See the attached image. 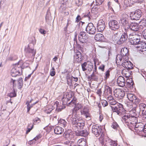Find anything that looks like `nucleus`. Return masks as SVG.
Here are the masks:
<instances>
[{"label":"nucleus","mask_w":146,"mask_h":146,"mask_svg":"<svg viewBox=\"0 0 146 146\" xmlns=\"http://www.w3.org/2000/svg\"><path fill=\"white\" fill-rule=\"evenodd\" d=\"M108 24L109 28L112 30H116L120 27L119 23L115 20L110 21L109 22Z\"/></svg>","instance_id":"6e6552de"},{"label":"nucleus","mask_w":146,"mask_h":146,"mask_svg":"<svg viewBox=\"0 0 146 146\" xmlns=\"http://www.w3.org/2000/svg\"><path fill=\"white\" fill-rule=\"evenodd\" d=\"M93 68V66L92 65L89 64H88V68L87 69L89 71H91L92 70V69Z\"/></svg>","instance_id":"052dcab7"},{"label":"nucleus","mask_w":146,"mask_h":146,"mask_svg":"<svg viewBox=\"0 0 146 146\" xmlns=\"http://www.w3.org/2000/svg\"><path fill=\"white\" fill-rule=\"evenodd\" d=\"M110 70H108L105 72L104 77L105 79V80H106L108 78H109L110 75Z\"/></svg>","instance_id":"de8ad7c7"},{"label":"nucleus","mask_w":146,"mask_h":146,"mask_svg":"<svg viewBox=\"0 0 146 146\" xmlns=\"http://www.w3.org/2000/svg\"><path fill=\"white\" fill-rule=\"evenodd\" d=\"M81 112L82 114L84 115L88 120L91 119V115L89 113L88 109L86 106L84 107L81 110Z\"/></svg>","instance_id":"4468645a"},{"label":"nucleus","mask_w":146,"mask_h":146,"mask_svg":"<svg viewBox=\"0 0 146 146\" xmlns=\"http://www.w3.org/2000/svg\"><path fill=\"white\" fill-rule=\"evenodd\" d=\"M91 79L94 81H97L98 80V77L96 76V74H94L93 72L91 76Z\"/></svg>","instance_id":"79ce46f5"},{"label":"nucleus","mask_w":146,"mask_h":146,"mask_svg":"<svg viewBox=\"0 0 146 146\" xmlns=\"http://www.w3.org/2000/svg\"><path fill=\"white\" fill-rule=\"evenodd\" d=\"M140 28H144L146 26V19H143L139 22Z\"/></svg>","instance_id":"c9c22d12"},{"label":"nucleus","mask_w":146,"mask_h":146,"mask_svg":"<svg viewBox=\"0 0 146 146\" xmlns=\"http://www.w3.org/2000/svg\"><path fill=\"white\" fill-rule=\"evenodd\" d=\"M109 104L112 105H114L116 104L117 103V102L115 100L114 98L113 100H111L110 102H109Z\"/></svg>","instance_id":"8fccbe9b"},{"label":"nucleus","mask_w":146,"mask_h":146,"mask_svg":"<svg viewBox=\"0 0 146 146\" xmlns=\"http://www.w3.org/2000/svg\"><path fill=\"white\" fill-rule=\"evenodd\" d=\"M129 27L128 29L129 30V31L130 32V31L131 30L134 31H137L139 29V26L138 24L137 23H133L130 24L129 25Z\"/></svg>","instance_id":"2eb2a0df"},{"label":"nucleus","mask_w":146,"mask_h":146,"mask_svg":"<svg viewBox=\"0 0 146 146\" xmlns=\"http://www.w3.org/2000/svg\"><path fill=\"white\" fill-rule=\"evenodd\" d=\"M121 36V33L119 32L114 34L112 36V39L114 42L117 43L119 44V42L120 41V38Z\"/></svg>","instance_id":"aec40b11"},{"label":"nucleus","mask_w":146,"mask_h":146,"mask_svg":"<svg viewBox=\"0 0 146 146\" xmlns=\"http://www.w3.org/2000/svg\"><path fill=\"white\" fill-rule=\"evenodd\" d=\"M122 64L123 67L128 69H131L133 68L132 64L130 61L127 60H123Z\"/></svg>","instance_id":"f3484780"},{"label":"nucleus","mask_w":146,"mask_h":146,"mask_svg":"<svg viewBox=\"0 0 146 146\" xmlns=\"http://www.w3.org/2000/svg\"><path fill=\"white\" fill-rule=\"evenodd\" d=\"M79 134L81 136L86 137L88 135V133L86 130H84L81 131Z\"/></svg>","instance_id":"58836bf2"},{"label":"nucleus","mask_w":146,"mask_h":146,"mask_svg":"<svg viewBox=\"0 0 146 146\" xmlns=\"http://www.w3.org/2000/svg\"><path fill=\"white\" fill-rule=\"evenodd\" d=\"M82 107V105L79 103L76 104L75 107L73 110L72 115H71L72 116H73L74 115V113H76L78 116H79V112L78 111V110L80 109Z\"/></svg>","instance_id":"a211bd4d"},{"label":"nucleus","mask_w":146,"mask_h":146,"mask_svg":"<svg viewBox=\"0 0 146 146\" xmlns=\"http://www.w3.org/2000/svg\"><path fill=\"white\" fill-rule=\"evenodd\" d=\"M105 22L102 19L99 20L97 25V30L99 32H102L105 28Z\"/></svg>","instance_id":"ddd939ff"},{"label":"nucleus","mask_w":146,"mask_h":146,"mask_svg":"<svg viewBox=\"0 0 146 146\" xmlns=\"http://www.w3.org/2000/svg\"><path fill=\"white\" fill-rule=\"evenodd\" d=\"M144 128V125L143 124H141L139 125V126L136 129H135L137 131H143Z\"/></svg>","instance_id":"a18cd8bd"},{"label":"nucleus","mask_w":146,"mask_h":146,"mask_svg":"<svg viewBox=\"0 0 146 146\" xmlns=\"http://www.w3.org/2000/svg\"><path fill=\"white\" fill-rule=\"evenodd\" d=\"M146 106V105L144 103H141L139 105V107L140 111H142L143 110H144L145 107Z\"/></svg>","instance_id":"c03bdc74"},{"label":"nucleus","mask_w":146,"mask_h":146,"mask_svg":"<svg viewBox=\"0 0 146 146\" xmlns=\"http://www.w3.org/2000/svg\"><path fill=\"white\" fill-rule=\"evenodd\" d=\"M40 120L39 118L36 117L33 120V124L34 125L36 124L37 122L39 123L40 122Z\"/></svg>","instance_id":"5fc2aeb1"},{"label":"nucleus","mask_w":146,"mask_h":146,"mask_svg":"<svg viewBox=\"0 0 146 146\" xmlns=\"http://www.w3.org/2000/svg\"><path fill=\"white\" fill-rule=\"evenodd\" d=\"M20 62H18L13 65L11 70V74L12 76L15 77L21 74L20 72L21 70V65L20 64Z\"/></svg>","instance_id":"39448f33"},{"label":"nucleus","mask_w":146,"mask_h":146,"mask_svg":"<svg viewBox=\"0 0 146 146\" xmlns=\"http://www.w3.org/2000/svg\"><path fill=\"white\" fill-rule=\"evenodd\" d=\"M114 98L111 95H110L108 96V102H110L111 100H113Z\"/></svg>","instance_id":"338daca9"},{"label":"nucleus","mask_w":146,"mask_h":146,"mask_svg":"<svg viewBox=\"0 0 146 146\" xmlns=\"http://www.w3.org/2000/svg\"><path fill=\"white\" fill-rule=\"evenodd\" d=\"M121 120L131 130L133 128L135 129L137 128L140 124V123L136 124L137 120L136 117H130L129 114L128 113L122 115Z\"/></svg>","instance_id":"f03ea898"},{"label":"nucleus","mask_w":146,"mask_h":146,"mask_svg":"<svg viewBox=\"0 0 146 146\" xmlns=\"http://www.w3.org/2000/svg\"><path fill=\"white\" fill-rule=\"evenodd\" d=\"M120 22L123 26L125 30H127V31L129 27L130 23L128 18V16L126 14L123 15L121 17Z\"/></svg>","instance_id":"423d86ee"},{"label":"nucleus","mask_w":146,"mask_h":146,"mask_svg":"<svg viewBox=\"0 0 146 146\" xmlns=\"http://www.w3.org/2000/svg\"><path fill=\"white\" fill-rule=\"evenodd\" d=\"M103 38V35L100 33L96 34L95 36V40L99 41H101L102 40Z\"/></svg>","instance_id":"cd10ccee"},{"label":"nucleus","mask_w":146,"mask_h":146,"mask_svg":"<svg viewBox=\"0 0 146 146\" xmlns=\"http://www.w3.org/2000/svg\"><path fill=\"white\" fill-rule=\"evenodd\" d=\"M40 138V135H37L35 138H34V139L33 140H32V142H33L34 143H35V141L38 140Z\"/></svg>","instance_id":"bf43d9fd"},{"label":"nucleus","mask_w":146,"mask_h":146,"mask_svg":"<svg viewBox=\"0 0 146 146\" xmlns=\"http://www.w3.org/2000/svg\"><path fill=\"white\" fill-rule=\"evenodd\" d=\"M73 133V132L70 130H68L64 132V136L67 139H71L74 136Z\"/></svg>","instance_id":"4be33fe9"},{"label":"nucleus","mask_w":146,"mask_h":146,"mask_svg":"<svg viewBox=\"0 0 146 146\" xmlns=\"http://www.w3.org/2000/svg\"><path fill=\"white\" fill-rule=\"evenodd\" d=\"M105 93H107L108 95H112V88L108 86H106L105 88Z\"/></svg>","instance_id":"7c9ffc66"},{"label":"nucleus","mask_w":146,"mask_h":146,"mask_svg":"<svg viewBox=\"0 0 146 146\" xmlns=\"http://www.w3.org/2000/svg\"><path fill=\"white\" fill-rule=\"evenodd\" d=\"M116 94L117 97L120 99H121L125 95V91L123 90L118 89L117 90Z\"/></svg>","instance_id":"5701e85b"},{"label":"nucleus","mask_w":146,"mask_h":146,"mask_svg":"<svg viewBox=\"0 0 146 146\" xmlns=\"http://www.w3.org/2000/svg\"><path fill=\"white\" fill-rule=\"evenodd\" d=\"M20 62V64L21 65V70H22V69H24L25 68L28 67L29 65V64L27 62H24L21 65V61L19 62Z\"/></svg>","instance_id":"a19ab883"},{"label":"nucleus","mask_w":146,"mask_h":146,"mask_svg":"<svg viewBox=\"0 0 146 146\" xmlns=\"http://www.w3.org/2000/svg\"><path fill=\"white\" fill-rule=\"evenodd\" d=\"M102 104L104 107L107 106L108 104V103L106 100H104L102 102Z\"/></svg>","instance_id":"6e6d98bb"},{"label":"nucleus","mask_w":146,"mask_h":146,"mask_svg":"<svg viewBox=\"0 0 146 146\" xmlns=\"http://www.w3.org/2000/svg\"><path fill=\"white\" fill-rule=\"evenodd\" d=\"M105 66L104 65H102L100 66L99 69L101 70L102 71H104V70Z\"/></svg>","instance_id":"69168bd1"},{"label":"nucleus","mask_w":146,"mask_h":146,"mask_svg":"<svg viewBox=\"0 0 146 146\" xmlns=\"http://www.w3.org/2000/svg\"><path fill=\"white\" fill-rule=\"evenodd\" d=\"M58 124L62 127H65L66 126V122L64 119H60L58 121Z\"/></svg>","instance_id":"473e14b6"},{"label":"nucleus","mask_w":146,"mask_h":146,"mask_svg":"<svg viewBox=\"0 0 146 146\" xmlns=\"http://www.w3.org/2000/svg\"><path fill=\"white\" fill-rule=\"evenodd\" d=\"M92 133H93L96 137L100 135L99 138L100 141H102L103 140L104 137V134L103 132H102V129L100 126L98 124H95L93 125L92 127Z\"/></svg>","instance_id":"7ed1b4c3"},{"label":"nucleus","mask_w":146,"mask_h":146,"mask_svg":"<svg viewBox=\"0 0 146 146\" xmlns=\"http://www.w3.org/2000/svg\"><path fill=\"white\" fill-rule=\"evenodd\" d=\"M140 33H133L129 34V39L131 44L136 45L140 42L141 40Z\"/></svg>","instance_id":"20e7f679"},{"label":"nucleus","mask_w":146,"mask_h":146,"mask_svg":"<svg viewBox=\"0 0 146 146\" xmlns=\"http://www.w3.org/2000/svg\"><path fill=\"white\" fill-rule=\"evenodd\" d=\"M36 40L35 37H33L32 38L30 42V43L32 44H33V45L34 46L35 44L36 43Z\"/></svg>","instance_id":"864d4df0"},{"label":"nucleus","mask_w":146,"mask_h":146,"mask_svg":"<svg viewBox=\"0 0 146 146\" xmlns=\"http://www.w3.org/2000/svg\"><path fill=\"white\" fill-rule=\"evenodd\" d=\"M77 143L79 146H86V142L84 139H81L78 140Z\"/></svg>","instance_id":"c85d7f7f"},{"label":"nucleus","mask_w":146,"mask_h":146,"mask_svg":"<svg viewBox=\"0 0 146 146\" xmlns=\"http://www.w3.org/2000/svg\"><path fill=\"white\" fill-rule=\"evenodd\" d=\"M140 100L136 96L135 98H134V99L133 102H132L133 103H134L135 104L137 105V104H138L140 103Z\"/></svg>","instance_id":"09e8293b"},{"label":"nucleus","mask_w":146,"mask_h":146,"mask_svg":"<svg viewBox=\"0 0 146 146\" xmlns=\"http://www.w3.org/2000/svg\"><path fill=\"white\" fill-rule=\"evenodd\" d=\"M76 101L75 99H73L70 102L68 103V105L70 107H72L74 106L75 107L76 105Z\"/></svg>","instance_id":"4c0bfd02"},{"label":"nucleus","mask_w":146,"mask_h":146,"mask_svg":"<svg viewBox=\"0 0 146 146\" xmlns=\"http://www.w3.org/2000/svg\"><path fill=\"white\" fill-rule=\"evenodd\" d=\"M127 97L129 100L131 102H133L134 99L135 98L136 96L130 93L127 94Z\"/></svg>","instance_id":"2f4dec72"},{"label":"nucleus","mask_w":146,"mask_h":146,"mask_svg":"<svg viewBox=\"0 0 146 146\" xmlns=\"http://www.w3.org/2000/svg\"><path fill=\"white\" fill-rule=\"evenodd\" d=\"M131 108H132L131 110L130 113L132 115L131 116L129 115L130 116L132 117H136L135 116H137L138 115H139V113L140 112V111H139V112H137L135 108V107H133V106H132Z\"/></svg>","instance_id":"393cba45"},{"label":"nucleus","mask_w":146,"mask_h":146,"mask_svg":"<svg viewBox=\"0 0 146 146\" xmlns=\"http://www.w3.org/2000/svg\"><path fill=\"white\" fill-rule=\"evenodd\" d=\"M128 50L127 48L125 47L122 48L121 51V54L123 56L125 57V56L127 57V56L128 54Z\"/></svg>","instance_id":"bb28decb"},{"label":"nucleus","mask_w":146,"mask_h":146,"mask_svg":"<svg viewBox=\"0 0 146 146\" xmlns=\"http://www.w3.org/2000/svg\"><path fill=\"white\" fill-rule=\"evenodd\" d=\"M8 96L10 97L11 98H12L15 97L16 96V94L15 91H14L9 94L8 95Z\"/></svg>","instance_id":"603ef678"},{"label":"nucleus","mask_w":146,"mask_h":146,"mask_svg":"<svg viewBox=\"0 0 146 146\" xmlns=\"http://www.w3.org/2000/svg\"><path fill=\"white\" fill-rule=\"evenodd\" d=\"M111 108L112 111L114 112H116L118 115H121V117L122 115L125 114V113L123 114H122L121 112L123 111L124 109L123 108V105L120 103H117L116 106H111Z\"/></svg>","instance_id":"0eeeda50"},{"label":"nucleus","mask_w":146,"mask_h":146,"mask_svg":"<svg viewBox=\"0 0 146 146\" xmlns=\"http://www.w3.org/2000/svg\"><path fill=\"white\" fill-rule=\"evenodd\" d=\"M86 31L90 35H93L96 32V29L92 23H90L86 27Z\"/></svg>","instance_id":"9d476101"},{"label":"nucleus","mask_w":146,"mask_h":146,"mask_svg":"<svg viewBox=\"0 0 146 146\" xmlns=\"http://www.w3.org/2000/svg\"><path fill=\"white\" fill-rule=\"evenodd\" d=\"M68 95V93H66L64 94L62 98V101L64 104H66L68 103V98H67Z\"/></svg>","instance_id":"f704fd0d"},{"label":"nucleus","mask_w":146,"mask_h":146,"mask_svg":"<svg viewBox=\"0 0 146 146\" xmlns=\"http://www.w3.org/2000/svg\"><path fill=\"white\" fill-rule=\"evenodd\" d=\"M108 143L107 146H117V143L111 139H109Z\"/></svg>","instance_id":"72a5a7b5"},{"label":"nucleus","mask_w":146,"mask_h":146,"mask_svg":"<svg viewBox=\"0 0 146 146\" xmlns=\"http://www.w3.org/2000/svg\"><path fill=\"white\" fill-rule=\"evenodd\" d=\"M79 116H78L74 113V115H70L67 118V120L71 123L72 125V128L75 131L83 129L85 125L84 123L82 120H80Z\"/></svg>","instance_id":"f257e3e1"},{"label":"nucleus","mask_w":146,"mask_h":146,"mask_svg":"<svg viewBox=\"0 0 146 146\" xmlns=\"http://www.w3.org/2000/svg\"><path fill=\"white\" fill-rule=\"evenodd\" d=\"M33 125H32L31 126V128L27 127V129L26 131V133L28 134L29 132H30L31 130L33 129Z\"/></svg>","instance_id":"e2e57ef3"},{"label":"nucleus","mask_w":146,"mask_h":146,"mask_svg":"<svg viewBox=\"0 0 146 146\" xmlns=\"http://www.w3.org/2000/svg\"><path fill=\"white\" fill-rule=\"evenodd\" d=\"M126 82L127 84L128 87L130 88L133 87L134 83L132 78L127 79Z\"/></svg>","instance_id":"c756f323"},{"label":"nucleus","mask_w":146,"mask_h":146,"mask_svg":"<svg viewBox=\"0 0 146 146\" xmlns=\"http://www.w3.org/2000/svg\"><path fill=\"white\" fill-rule=\"evenodd\" d=\"M55 74L56 72L55 71V69L54 67H52L50 72V75L52 76H53L55 75Z\"/></svg>","instance_id":"3c124183"},{"label":"nucleus","mask_w":146,"mask_h":146,"mask_svg":"<svg viewBox=\"0 0 146 146\" xmlns=\"http://www.w3.org/2000/svg\"><path fill=\"white\" fill-rule=\"evenodd\" d=\"M124 57L123 56L120 54H118L117 55L116 58V62L117 63H121V61L122 60L123 58H124Z\"/></svg>","instance_id":"e433bc0d"},{"label":"nucleus","mask_w":146,"mask_h":146,"mask_svg":"<svg viewBox=\"0 0 146 146\" xmlns=\"http://www.w3.org/2000/svg\"><path fill=\"white\" fill-rule=\"evenodd\" d=\"M88 64L87 62H85L82 64L81 66L83 71H85L87 70Z\"/></svg>","instance_id":"ea45409f"},{"label":"nucleus","mask_w":146,"mask_h":146,"mask_svg":"<svg viewBox=\"0 0 146 146\" xmlns=\"http://www.w3.org/2000/svg\"><path fill=\"white\" fill-rule=\"evenodd\" d=\"M142 34L144 38L146 39V29H145L143 31Z\"/></svg>","instance_id":"0e129e2a"},{"label":"nucleus","mask_w":146,"mask_h":146,"mask_svg":"<svg viewBox=\"0 0 146 146\" xmlns=\"http://www.w3.org/2000/svg\"><path fill=\"white\" fill-rule=\"evenodd\" d=\"M91 13L90 12H89L88 13L84 15V16L85 17H88V19L89 20L91 19Z\"/></svg>","instance_id":"13d9d810"},{"label":"nucleus","mask_w":146,"mask_h":146,"mask_svg":"<svg viewBox=\"0 0 146 146\" xmlns=\"http://www.w3.org/2000/svg\"><path fill=\"white\" fill-rule=\"evenodd\" d=\"M16 58L17 57L15 56H11L9 58L8 60H15Z\"/></svg>","instance_id":"680f3d73"},{"label":"nucleus","mask_w":146,"mask_h":146,"mask_svg":"<svg viewBox=\"0 0 146 146\" xmlns=\"http://www.w3.org/2000/svg\"><path fill=\"white\" fill-rule=\"evenodd\" d=\"M111 127L114 129H116L119 128V126L117 123L115 121H113L112 123Z\"/></svg>","instance_id":"37998d69"},{"label":"nucleus","mask_w":146,"mask_h":146,"mask_svg":"<svg viewBox=\"0 0 146 146\" xmlns=\"http://www.w3.org/2000/svg\"><path fill=\"white\" fill-rule=\"evenodd\" d=\"M129 30H125L122 35H121V36L120 38V41L119 42V44H120L123 43L124 42L127 40V38L129 39V36H128V34L129 35L130 34Z\"/></svg>","instance_id":"9b49d317"},{"label":"nucleus","mask_w":146,"mask_h":146,"mask_svg":"<svg viewBox=\"0 0 146 146\" xmlns=\"http://www.w3.org/2000/svg\"><path fill=\"white\" fill-rule=\"evenodd\" d=\"M54 133L56 134H60L63 132L64 129L59 126L56 127L54 129Z\"/></svg>","instance_id":"a878e982"},{"label":"nucleus","mask_w":146,"mask_h":146,"mask_svg":"<svg viewBox=\"0 0 146 146\" xmlns=\"http://www.w3.org/2000/svg\"><path fill=\"white\" fill-rule=\"evenodd\" d=\"M122 73L123 74H124L125 76L126 77H128L130 75V73L129 71H126L125 70H123L122 72Z\"/></svg>","instance_id":"49530a36"},{"label":"nucleus","mask_w":146,"mask_h":146,"mask_svg":"<svg viewBox=\"0 0 146 146\" xmlns=\"http://www.w3.org/2000/svg\"><path fill=\"white\" fill-rule=\"evenodd\" d=\"M137 45V46L136 47L137 48H140V50H141L142 52H143V50H146V44L144 42L140 40L139 43H138Z\"/></svg>","instance_id":"412c9836"},{"label":"nucleus","mask_w":146,"mask_h":146,"mask_svg":"<svg viewBox=\"0 0 146 146\" xmlns=\"http://www.w3.org/2000/svg\"><path fill=\"white\" fill-rule=\"evenodd\" d=\"M82 60V57L81 53L77 51L74 56V61L76 62H80Z\"/></svg>","instance_id":"dca6fc26"},{"label":"nucleus","mask_w":146,"mask_h":146,"mask_svg":"<svg viewBox=\"0 0 146 146\" xmlns=\"http://www.w3.org/2000/svg\"><path fill=\"white\" fill-rule=\"evenodd\" d=\"M30 46V44H29L26 50L27 52L31 53L33 56H34L36 53V50H34L33 48H31Z\"/></svg>","instance_id":"b1692460"},{"label":"nucleus","mask_w":146,"mask_h":146,"mask_svg":"<svg viewBox=\"0 0 146 146\" xmlns=\"http://www.w3.org/2000/svg\"><path fill=\"white\" fill-rule=\"evenodd\" d=\"M125 78L121 76H119L117 79V83L119 86H124L125 85Z\"/></svg>","instance_id":"6ab92c4d"},{"label":"nucleus","mask_w":146,"mask_h":146,"mask_svg":"<svg viewBox=\"0 0 146 146\" xmlns=\"http://www.w3.org/2000/svg\"><path fill=\"white\" fill-rule=\"evenodd\" d=\"M88 35L85 32H81L78 35V39L80 42L82 43H85L88 39Z\"/></svg>","instance_id":"f8f14e48"},{"label":"nucleus","mask_w":146,"mask_h":146,"mask_svg":"<svg viewBox=\"0 0 146 146\" xmlns=\"http://www.w3.org/2000/svg\"><path fill=\"white\" fill-rule=\"evenodd\" d=\"M104 0H96V5H101Z\"/></svg>","instance_id":"4d7b16f0"},{"label":"nucleus","mask_w":146,"mask_h":146,"mask_svg":"<svg viewBox=\"0 0 146 146\" xmlns=\"http://www.w3.org/2000/svg\"><path fill=\"white\" fill-rule=\"evenodd\" d=\"M142 12L139 9L135 11L132 12L130 14L131 19L134 20H138L141 16Z\"/></svg>","instance_id":"1a4fd4ad"},{"label":"nucleus","mask_w":146,"mask_h":146,"mask_svg":"<svg viewBox=\"0 0 146 146\" xmlns=\"http://www.w3.org/2000/svg\"><path fill=\"white\" fill-rule=\"evenodd\" d=\"M40 32L42 34H45L46 33V31L42 29H40L39 30Z\"/></svg>","instance_id":"774afa93"}]
</instances>
